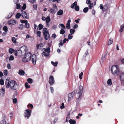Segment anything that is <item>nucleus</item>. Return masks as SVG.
<instances>
[{"instance_id": "obj_44", "label": "nucleus", "mask_w": 124, "mask_h": 124, "mask_svg": "<svg viewBox=\"0 0 124 124\" xmlns=\"http://www.w3.org/2000/svg\"><path fill=\"white\" fill-rule=\"evenodd\" d=\"M48 11L51 13H53L54 12V10L52 8H49L48 10Z\"/></svg>"}, {"instance_id": "obj_47", "label": "nucleus", "mask_w": 124, "mask_h": 124, "mask_svg": "<svg viewBox=\"0 0 124 124\" xmlns=\"http://www.w3.org/2000/svg\"><path fill=\"white\" fill-rule=\"evenodd\" d=\"M14 57L13 55H11L9 58V60L10 61L13 60L14 59Z\"/></svg>"}, {"instance_id": "obj_22", "label": "nucleus", "mask_w": 124, "mask_h": 124, "mask_svg": "<svg viewBox=\"0 0 124 124\" xmlns=\"http://www.w3.org/2000/svg\"><path fill=\"white\" fill-rule=\"evenodd\" d=\"M50 48H43L42 50L43 51V52H48V53H49L50 52Z\"/></svg>"}, {"instance_id": "obj_43", "label": "nucleus", "mask_w": 124, "mask_h": 124, "mask_svg": "<svg viewBox=\"0 0 124 124\" xmlns=\"http://www.w3.org/2000/svg\"><path fill=\"white\" fill-rule=\"evenodd\" d=\"M75 10L77 11H78L79 10V7L78 6H76L75 8Z\"/></svg>"}, {"instance_id": "obj_50", "label": "nucleus", "mask_w": 124, "mask_h": 124, "mask_svg": "<svg viewBox=\"0 0 124 124\" xmlns=\"http://www.w3.org/2000/svg\"><path fill=\"white\" fill-rule=\"evenodd\" d=\"M68 39H71L73 37L72 35L71 34H70L68 36Z\"/></svg>"}, {"instance_id": "obj_63", "label": "nucleus", "mask_w": 124, "mask_h": 124, "mask_svg": "<svg viewBox=\"0 0 124 124\" xmlns=\"http://www.w3.org/2000/svg\"><path fill=\"white\" fill-rule=\"evenodd\" d=\"M64 104L63 103H62V106H61L60 108L61 109H62L64 108Z\"/></svg>"}, {"instance_id": "obj_28", "label": "nucleus", "mask_w": 124, "mask_h": 124, "mask_svg": "<svg viewBox=\"0 0 124 124\" xmlns=\"http://www.w3.org/2000/svg\"><path fill=\"white\" fill-rule=\"evenodd\" d=\"M20 22L22 23H25V24L27 23L28 22L26 20H21Z\"/></svg>"}, {"instance_id": "obj_31", "label": "nucleus", "mask_w": 124, "mask_h": 124, "mask_svg": "<svg viewBox=\"0 0 124 124\" xmlns=\"http://www.w3.org/2000/svg\"><path fill=\"white\" fill-rule=\"evenodd\" d=\"M88 10V7H86L84 8L83 10V11L85 13L87 12Z\"/></svg>"}, {"instance_id": "obj_64", "label": "nucleus", "mask_w": 124, "mask_h": 124, "mask_svg": "<svg viewBox=\"0 0 124 124\" xmlns=\"http://www.w3.org/2000/svg\"><path fill=\"white\" fill-rule=\"evenodd\" d=\"M78 25L77 24H76L74 26L73 28L74 29H76L78 27Z\"/></svg>"}, {"instance_id": "obj_59", "label": "nucleus", "mask_w": 124, "mask_h": 124, "mask_svg": "<svg viewBox=\"0 0 124 124\" xmlns=\"http://www.w3.org/2000/svg\"><path fill=\"white\" fill-rule=\"evenodd\" d=\"M50 1H51L52 2H55L57 1L58 3H59L60 2V0H49Z\"/></svg>"}, {"instance_id": "obj_51", "label": "nucleus", "mask_w": 124, "mask_h": 124, "mask_svg": "<svg viewBox=\"0 0 124 124\" xmlns=\"http://www.w3.org/2000/svg\"><path fill=\"white\" fill-rule=\"evenodd\" d=\"M26 4H24L22 8V9L23 10H25L26 8Z\"/></svg>"}, {"instance_id": "obj_8", "label": "nucleus", "mask_w": 124, "mask_h": 124, "mask_svg": "<svg viewBox=\"0 0 124 124\" xmlns=\"http://www.w3.org/2000/svg\"><path fill=\"white\" fill-rule=\"evenodd\" d=\"M54 78L53 76H50L49 79V83L50 85H53L54 83Z\"/></svg>"}, {"instance_id": "obj_46", "label": "nucleus", "mask_w": 124, "mask_h": 124, "mask_svg": "<svg viewBox=\"0 0 124 124\" xmlns=\"http://www.w3.org/2000/svg\"><path fill=\"white\" fill-rule=\"evenodd\" d=\"M83 75V73L82 72H81L80 73L79 75V78L80 79H82V78L81 76Z\"/></svg>"}, {"instance_id": "obj_41", "label": "nucleus", "mask_w": 124, "mask_h": 124, "mask_svg": "<svg viewBox=\"0 0 124 124\" xmlns=\"http://www.w3.org/2000/svg\"><path fill=\"white\" fill-rule=\"evenodd\" d=\"M28 84L27 82H26L25 83V86L26 88H29L30 87V85H28Z\"/></svg>"}, {"instance_id": "obj_27", "label": "nucleus", "mask_w": 124, "mask_h": 124, "mask_svg": "<svg viewBox=\"0 0 124 124\" xmlns=\"http://www.w3.org/2000/svg\"><path fill=\"white\" fill-rule=\"evenodd\" d=\"M113 40L112 39H110L108 41V45H109L113 43Z\"/></svg>"}, {"instance_id": "obj_18", "label": "nucleus", "mask_w": 124, "mask_h": 124, "mask_svg": "<svg viewBox=\"0 0 124 124\" xmlns=\"http://www.w3.org/2000/svg\"><path fill=\"white\" fill-rule=\"evenodd\" d=\"M69 122L70 124H75L76 123L75 120L72 119H70Z\"/></svg>"}, {"instance_id": "obj_38", "label": "nucleus", "mask_w": 124, "mask_h": 124, "mask_svg": "<svg viewBox=\"0 0 124 124\" xmlns=\"http://www.w3.org/2000/svg\"><path fill=\"white\" fill-rule=\"evenodd\" d=\"M43 26L41 24L39 25V30H41L43 28Z\"/></svg>"}, {"instance_id": "obj_57", "label": "nucleus", "mask_w": 124, "mask_h": 124, "mask_svg": "<svg viewBox=\"0 0 124 124\" xmlns=\"http://www.w3.org/2000/svg\"><path fill=\"white\" fill-rule=\"evenodd\" d=\"M4 75L5 76H6L8 74V71L7 70H5L4 71Z\"/></svg>"}, {"instance_id": "obj_3", "label": "nucleus", "mask_w": 124, "mask_h": 124, "mask_svg": "<svg viewBox=\"0 0 124 124\" xmlns=\"http://www.w3.org/2000/svg\"><path fill=\"white\" fill-rule=\"evenodd\" d=\"M111 71L113 75L117 76L119 74V72L118 66L117 65H113L111 67Z\"/></svg>"}, {"instance_id": "obj_40", "label": "nucleus", "mask_w": 124, "mask_h": 124, "mask_svg": "<svg viewBox=\"0 0 124 124\" xmlns=\"http://www.w3.org/2000/svg\"><path fill=\"white\" fill-rule=\"evenodd\" d=\"M41 32L40 31H38L37 32V36H38L39 37H41Z\"/></svg>"}, {"instance_id": "obj_42", "label": "nucleus", "mask_w": 124, "mask_h": 124, "mask_svg": "<svg viewBox=\"0 0 124 124\" xmlns=\"http://www.w3.org/2000/svg\"><path fill=\"white\" fill-rule=\"evenodd\" d=\"M30 26V24L29 23H28V22L27 23L25 24L24 25V27L27 28H28Z\"/></svg>"}, {"instance_id": "obj_9", "label": "nucleus", "mask_w": 124, "mask_h": 124, "mask_svg": "<svg viewBox=\"0 0 124 124\" xmlns=\"http://www.w3.org/2000/svg\"><path fill=\"white\" fill-rule=\"evenodd\" d=\"M43 35L44 39L47 40L49 39L50 35L48 31H47V32H44Z\"/></svg>"}, {"instance_id": "obj_23", "label": "nucleus", "mask_w": 124, "mask_h": 124, "mask_svg": "<svg viewBox=\"0 0 124 124\" xmlns=\"http://www.w3.org/2000/svg\"><path fill=\"white\" fill-rule=\"evenodd\" d=\"M14 50L12 48H10L9 49L8 51L9 52L10 54H12L13 52H14Z\"/></svg>"}, {"instance_id": "obj_48", "label": "nucleus", "mask_w": 124, "mask_h": 124, "mask_svg": "<svg viewBox=\"0 0 124 124\" xmlns=\"http://www.w3.org/2000/svg\"><path fill=\"white\" fill-rule=\"evenodd\" d=\"M4 84V81L2 79H1L0 80V84L1 85H3Z\"/></svg>"}, {"instance_id": "obj_58", "label": "nucleus", "mask_w": 124, "mask_h": 124, "mask_svg": "<svg viewBox=\"0 0 124 124\" xmlns=\"http://www.w3.org/2000/svg\"><path fill=\"white\" fill-rule=\"evenodd\" d=\"M16 8L18 9L20 8L21 5L19 4H16Z\"/></svg>"}, {"instance_id": "obj_35", "label": "nucleus", "mask_w": 124, "mask_h": 124, "mask_svg": "<svg viewBox=\"0 0 124 124\" xmlns=\"http://www.w3.org/2000/svg\"><path fill=\"white\" fill-rule=\"evenodd\" d=\"M93 6V3H91L89 4V8L90 9H91L92 8Z\"/></svg>"}, {"instance_id": "obj_33", "label": "nucleus", "mask_w": 124, "mask_h": 124, "mask_svg": "<svg viewBox=\"0 0 124 124\" xmlns=\"http://www.w3.org/2000/svg\"><path fill=\"white\" fill-rule=\"evenodd\" d=\"M20 30H22L23 29V24H20L18 26Z\"/></svg>"}, {"instance_id": "obj_1", "label": "nucleus", "mask_w": 124, "mask_h": 124, "mask_svg": "<svg viewBox=\"0 0 124 124\" xmlns=\"http://www.w3.org/2000/svg\"><path fill=\"white\" fill-rule=\"evenodd\" d=\"M5 84L6 88H8L9 86L10 88L13 90H16L17 86V84L15 81L12 80L10 82L9 80L8 79H6Z\"/></svg>"}, {"instance_id": "obj_55", "label": "nucleus", "mask_w": 124, "mask_h": 124, "mask_svg": "<svg viewBox=\"0 0 124 124\" xmlns=\"http://www.w3.org/2000/svg\"><path fill=\"white\" fill-rule=\"evenodd\" d=\"M66 27L67 29H70V24H66Z\"/></svg>"}, {"instance_id": "obj_16", "label": "nucleus", "mask_w": 124, "mask_h": 124, "mask_svg": "<svg viewBox=\"0 0 124 124\" xmlns=\"http://www.w3.org/2000/svg\"><path fill=\"white\" fill-rule=\"evenodd\" d=\"M124 29V23L122 24L120 26V29L119 30V31L120 32H122L123 31Z\"/></svg>"}, {"instance_id": "obj_15", "label": "nucleus", "mask_w": 124, "mask_h": 124, "mask_svg": "<svg viewBox=\"0 0 124 124\" xmlns=\"http://www.w3.org/2000/svg\"><path fill=\"white\" fill-rule=\"evenodd\" d=\"M42 44L41 43L39 44H37L36 45L37 48V49H41L43 47V46H42Z\"/></svg>"}, {"instance_id": "obj_14", "label": "nucleus", "mask_w": 124, "mask_h": 124, "mask_svg": "<svg viewBox=\"0 0 124 124\" xmlns=\"http://www.w3.org/2000/svg\"><path fill=\"white\" fill-rule=\"evenodd\" d=\"M46 24L47 25L48 24L49 22L51 21V19L50 18V16H48L46 17Z\"/></svg>"}, {"instance_id": "obj_52", "label": "nucleus", "mask_w": 124, "mask_h": 124, "mask_svg": "<svg viewBox=\"0 0 124 124\" xmlns=\"http://www.w3.org/2000/svg\"><path fill=\"white\" fill-rule=\"evenodd\" d=\"M70 32L72 34H73L74 33L75 30L74 29H71L70 30Z\"/></svg>"}, {"instance_id": "obj_21", "label": "nucleus", "mask_w": 124, "mask_h": 124, "mask_svg": "<svg viewBox=\"0 0 124 124\" xmlns=\"http://www.w3.org/2000/svg\"><path fill=\"white\" fill-rule=\"evenodd\" d=\"M1 124H9V123L7 124L6 121L5 119H2L0 121Z\"/></svg>"}, {"instance_id": "obj_32", "label": "nucleus", "mask_w": 124, "mask_h": 124, "mask_svg": "<svg viewBox=\"0 0 124 124\" xmlns=\"http://www.w3.org/2000/svg\"><path fill=\"white\" fill-rule=\"evenodd\" d=\"M21 15V14L19 13H18L16 14V18H18L20 17Z\"/></svg>"}, {"instance_id": "obj_37", "label": "nucleus", "mask_w": 124, "mask_h": 124, "mask_svg": "<svg viewBox=\"0 0 124 124\" xmlns=\"http://www.w3.org/2000/svg\"><path fill=\"white\" fill-rule=\"evenodd\" d=\"M3 30L6 32H7L8 31V28L7 26H4L3 27Z\"/></svg>"}, {"instance_id": "obj_7", "label": "nucleus", "mask_w": 124, "mask_h": 124, "mask_svg": "<svg viewBox=\"0 0 124 124\" xmlns=\"http://www.w3.org/2000/svg\"><path fill=\"white\" fill-rule=\"evenodd\" d=\"M120 79L121 81V83L122 85H124V73H121L119 76Z\"/></svg>"}, {"instance_id": "obj_39", "label": "nucleus", "mask_w": 124, "mask_h": 124, "mask_svg": "<svg viewBox=\"0 0 124 124\" xmlns=\"http://www.w3.org/2000/svg\"><path fill=\"white\" fill-rule=\"evenodd\" d=\"M5 91V88H2L0 90V92L2 94H4V93Z\"/></svg>"}, {"instance_id": "obj_2", "label": "nucleus", "mask_w": 124, "mask_h": 124, "mask_svg": "<svg viewBox=\"0 0 124 124\" xmlns=\"http://www.w3.org/2000/svg\"><path fill=\"white\" fill-rule=\"evenodd\" d=\"M79 89L75 90L73 92L74 94L75 93V96L77 99H81L83 91V87L80 85L79 86Z\"/></svg>"}, {"instance_id": "obj_17", "label": "nucleus", "mask_w": 124, "mask_h": 124, "mask_svg": "<svg viewBox=\"0 0 124 124\" xmlns=\"http://www.w3.org/2000/svg\"><path fill=\"white\" fill-rule=\"evenodd\" d=\"M19 74L21 75H23L25 74L24 71L22 70H20L18 72Z\"/></svg>"}, {"instance_id": "obj_56", "label": "nucleus", "mask_w": 124, "mask_h": 124, "mask_svg": "<svg viewBox=\"0 0 124 124\" xmlns=\"http://www.w3.org/2000/svg\"><path fill=\"white\" fill-rule=\"evenodd\" d=\"M13 101L14 103H16L17 102V99L16 98H13Z\"/></svg>"}, {"instance_id": "obj_45", "label": "nucleus", "mask_w": 124, "mask_h": 124, "mask_svg": "<svg viewBox=\"0 0 124 124\" xmlns=\"http://www.w3.org/2000/svg\"><path fill=\"white\" fill-rule=\"evenodd\" d=\"M59 26H60L62 27V28L63 29H64L65 28V27L64 25L63 24L60 23L59 24Z\"/></svg>"}, {"instance_id": "obj_34", "label": "nucleus", "mask_w": 124, "mask_h": 124, "mask_svg": "<svg viewBox=\"0 0 124 124\" xmlns=\"http://www.w3.org/2000/svg\"><path fill=\"white\" fill-rule=\"evenodd\" d=\"M70 118V114H69L67 116L66 119V122H68V120Z\"/></svg>"}, {"instance_id": "obj_25", "label": "nucleus", "mask_w": 124, "mask_h": 124, "mask_svg": "<svg viewBox=\"0 0 124 124\" xmlns=\"http://www.w3.org/2000/svg\"><path fill=\"white\" fill-rule=\"evenodd\" d=\"M107 83L108 85H112L111 80L110 79H109L108 80Z\"/></svg>"}, {"instance_id": "obj_30", "label": "nucleus", "mask_w": 124, "mask_h": 124, "mask_svg": "<svg viewBox=\"0 0 124 124\" xmlns=\"http://www.w3.org/2000/svg\"><path fill=\"white\" fill-rule=\"evenodd\" d=\"M65 32V31L63 29H62L61 30L60 33L61 34H64Z\"/></svg>"}, {"instance_id": "obj_62", "label": "nucleus", "mask_w": 124, "mask_h": 124, "mask_svg": "<svg viewBox=\"0 0 124 124\" xmlns=\"http://www.w3.org/2000/svg\"><path fill=\"white\" fill-rule=\"evenodd\" d=\"M69 40L68 39L65 38L63 40V43H65L66 42V41H68Z\"/></svg>"}, {"instance_id": "obj_13", "label": "nucleus", "mask_w": 124, "mask_h": 124, "mask_svg": "<svg viewBox=\"0 0 124 124\" xmlns=\"http://www.w3.org/2000/svg\"><path fill=\"white\" fill-rule=\"evenodd\" d=\"M16 23V21L13 20H11L8 22V23L9 25H14Z\"/></svg>"}, {"instance_id": "obj_49", "label": "nucleus", "mask_w": 124, "mask_h": 124, "mask_svg": "<svg viewBox=\"0 0 124 124\" xmlns=\"http://www.w3.org/2000/svg\"><path fill=\"white\" fill-rule=\"evenodd\" d=\"M2 118L3 119H5L7 118V116L5 114H2Z\"/></svg>"}, {"instance_id": "obj_61", "label": "nucleus", "mask_w": 124, "mask_h": 124, "mask_svg": "<svg viewBox=\"0 0 124 124\" xmlns=\"http://www.w3.org/2000/svg\"><path fill=\"white\" fill-rule=\"evenodd\" d=\"M29 106L31 108H33V105L31 104H30L29 103L27 105V106Z\"/></svg>"}, {"instance_id": "obj_20", "label": "nucleus", "mask_w": 124, "mask_h": 124, "mask_svg": "<svg viewBox=\"0 0 124 124\" xmlns=\"http://www.w3.org/2000/svg\"><path fill=\"white\" fill-rule=\"evenodd\" d=\"M77 4V2L76 1H75L71 5V7L72 8H74L75 6H76Z\"/></svg>"}, {"instance_id": "obj_12", "label": "nucleus", "mask_w": 124, "mask_h": 124, "mask_svg": "<svg viewBox=\"0 0 124 124\" xmlns=\"http://www.w3.org/2000/svg\"><path fill=\"white\" fill-rule=\"evenodd\" d=\"M74 95L73 92L68 94V96L69 97L68 100L69 101H70L72 99Z\"/></svg>"}, {"instance_id": "obj_26", "label": "nucleus", "mask_w": 124, "mask_h": 124, "mask_svg": "<svg viewBox=\"0 0 124 124\" xmlns=\"http://www.w3.org/2000/svg\"><path fill=\"white\" fill-rule=\"evenodd\" d=\"M49 53L46 52H44L42 53V54L43 55H44L45 56H47L49 55Z\"/></svg>"}, {"instance_id": "obj_60", "label": "nucleus", "mask_w": 124, "mask_h": 124, "mask_svg": "<svg viewBox=\"0 0 124 124\" xmlns=\"http://www.w3.org/2000/svg\"><path fill=\"white\" fill-rule=\"evenodd\" d=\"M37 7V4H35L33 5V7L34 9H36Z\"/></svg>"}, {"instance_id": "obj_5", "label": "nucleus", "mask_w": 124, "mask_h": 124, "mask_svg": "<svg viewBox=\"0 0 124 124\" xmlns=\"http://www.w3.org/2000/svg\"><path fill=\"white\" fill-rule=\"evenodd\" d=\"M27 49H26V47L25 46H23L20 49L17 50L18 55L21 56L23 55V53H24L25 52H26Z\"/></svg>"}, {"instance_id": "obj_36", "label": "nucleus", "mask_w": 124, "mask_h": 124, "mask_svg": "<svg viewBox=\"0 0 124 124\" xmlns=\"http://www.w3.org/2000/svg\"><path fill=\"white\" fill-rule=\"evenodd\" d=\"M27 81L30 84L32 83L33 82L32 79L30 78H28L27 79Z\"/></svg>"}, {"instance_id": "obj_19", "label": "nucleus", "mask_w": 124, "mask_h": 124, "mask_svg": "<svg viewBox=\"0 0 124 124\" xmlns=\"http://www.w3.org/2000/svg\"><path fill=\"white\" fill-rule=\"evenodd\" d=\"M57 15H61L63 14V11L62 10H60L57 13Z\"/></svg>"}, {"instance_id": "obj_10", "label": "nucleus", "mask_w": 124, "mask_h": 124, "mask_svg": "<svg viewBox=\"0 0 124 124\" xmlns=\"http://www.w3.org/2000/svg\"><path fill=\"white\" fill-rule=\"evenodd\" d=\"M21 15L24 18L28 19L29 18V16L27 15V13L25 11H23L21 13Z\"/></svg>"}, {"instance_id": "obj_11", "label": "nucleus", "mask_w": 124, "mask_h": 124, "mask_svg": "<svg viewBox=\"0 0 124 124\" xmlns=\"http://www.w3.org/2000/svg\"><path fill=\"white\" fill-rule=\"evenodd\" d=\"M36 60V56L35 54H33L32 56V62L34 64H35Z\"/></svg>"}, {"instance_id": "obj_53", "label": "nucleus", "mask_w": 124, "mask_h": 124, "mask_svg": "<svg viewBox=\"0 0 124 124\" xmlns=\"http://www.w3.org/2000/svg\"><path fill=\"white\" fill-rule=\"evenodd\" d=\"M14 54L16 56L18 55L17 54V50L16 49V50H14Z\"/></svg>"}, {"instance_id": "obj_29", "label": "nucleus", "mask_w": 124, "mask_h": 124, "mask_svg": "<svg viewBox=\"0 0 124 124\" xmlns=\"http://www.w3.org/2000/svg\"><path fill=\"white\" fill-rule=\"evenodd\" d=\"M12 40L14 43H16V39L14 37H13L12 39Z\"/></svg>"}, {"instance_id": "obj_4", "label": "nucleus", "mask_w": 124, "mask_h": 124, "mask_svg": "<svg viewBox=\"0 0 124 124\" xmlns=\"http://www.w3.org/2000/svg\"><path fill=\"white\" fill-rule=\"evenodd\" d=\"M26 52H25L24 57L22 59L23 61L24 62H27L30 61L31 58V52H29L27 53Z\"/></svg>"}, {"instance_id": "obj_54", "label": "nucleus", "mask_w": 124, "mask_h": 124, "mask_svg": "<svg viewBox=\"0 0 124 124\" xmlns=\"http://www.w3.org/2000/svg\"><path fill=\"white\" fill-rule=\"evenodd\" d=\"M63 43H62V40H61L60 41V43L59 44V47H60L61 46H62L63 45Z\"/></svg>"}, {"instance_id": "obj_6", "label": "nucleus", "mask_w": 124, "mask_h": 124, "mask_svg": "<svg viewBox=\"0 0 124 124\" xmlns=\"http://www.w3.org/2000/svg\"><path fill=\"white\" fill-rule=\"evenodd\" d=\"M31 110L29 109H26L24 110V116L25 117H27V119H28L31 116Z\"/></svg>"}, {"instance_id": "obj_24", "label": "nucleus", "mask_w": 124, "mask_h": 124, "mask_svg": "<svg viewBox=\"0 0 124 124\" xmlns=\"http://www.w3.org/2000/svg\"><path fill=\"white\" fill-rule=\"evenodd\" d=\"M51 63L55 67H56L57 66V64H58V62H54L53 61H51Z\"/></svg>"}]
</instances>
